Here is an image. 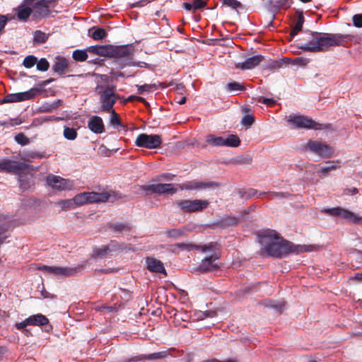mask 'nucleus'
Wrapping results in <instances>:
<instances>
[{"label":"nucleus","instance_id":"c03bdc74","mask_svg":"<svg viewBox=\"0 0 362 362\" xmlns=\"http://www.w3.org/2000/svg\"><path fill=\"white\" fill-rule=\"evenodd\" d=\"M175 247L181 249L182 250L190 251L194 249L199 248V246L192 243H176Z\"/></svg>","mask_w":362,"mask_h":362},{"label":"nucleus","instance_id":"ea45409f","mask_svg":"<svg viewBox=\"0 0 362 362\" xmlns=\"http://www.w3.org/2000/svg\"><path fill=\"white\" fill-rule=\"evenodd\" d=\"M73 59L77 62H84L88 58V54L86 51L76 49L73 52Z\"/></svg>","mask_w":362,"mask_h":362},{"label":"nucleus","instance_id":"cd10ccee","mask_svg":"<svg viewBox=\"0 0 362 362\" xmlns=\"http://www.w3.org/2000/svg\"><path fill=\"white\" fill-rule=\"evenodd\" d=\"M69 62L66 58H59L57 61L53 64L52 69L54 72L59 75L64 74L65 70L69 67Z\"/></svg>","mask_w":362,"mask_h":362},{"label":"nucleus","instance_id":"f03ea898","mask_svg":"<svg viewBox=\"0 0 362 362\" xmlns=\"http://www.w3.org/2000/svg\"><path fill=\"white\" fill-rule=\"evenodd\" d=\"M351 35L340 33H327L319 32H309L303 37L304 42H301L298 47L304 51L320 52L327 50L329 47H345L349 41L352 40Z\"/></svg>","mask_w":362,"mask_h":362},{"label":"nucleus","instance_id":"f704fd0d","mask_svg":"<svg viewBox=\"0 0 362 362\" xmlns=\"http://www.w3.org/2000/svg\"><path fill=\"white\" fill-rule=\"evenodd\" d=\"M206 142L213 146H224V140L223 136H216L209 134L206 136Z\"/></svg>","mask_w":362,"mask_h":362},{"label":"nucleus","instance_id":"6ab92c4d","mask_svg":"<svg viewBox=\"0 0 362 362\" xmlns=\"http://www.w3.org/2000/svg\"><path fill=\"white\" fill-rule=\"evenodd\" d=\"M18 177L20 187L23 189H28L32 185V175L30 172V165L25 163V169L16 173Z\"/></svg>","mask_w":362,"mask_h":362},{"label":"nucleus","instance_id":"49530a36","mask_svg":"<svg viewBox=\"0 0 362 362\" xmlns=\"http://www.w3.org/2000/svg\"><path fill=\"white\" fill-rule=\"evenodd\" d=\"M110 112H111V117L110 119L111 124L113 126H121V122L119 115L113 109L111 110Z\"/></svg>","mask_w":362,"mask_h":362},{"label":"nucleus","instance_id":"f257e3e1","mask_svg":"<svg viewBox=\"0 0 362 362\" xmlns=\"http://www.w3.org/2000/svg\"><path fill=\"white\" fill-rule=\"evenodd\" d=\"M262 256L282 258L291 253L299 254L312 250L311 245H299L284 239L275 230H267L257 235Z\"/></svg>","mask_w":362,"mask_h":362},{"label":"nucleus","instance_id":"2eb2a0df","mask_svg":"<svg viewBox=\"0 0 362 362\" xmlns=\"http://www.w3.org/2000/svg\"><path fill=\"white\" fill-rule=\"evenodd\" d=\"M15 15L11 17V19L16 18L21 22H27L32 16L31 6L25 2V0L13 9Z\"/></svg>","mask_w":362,"mask_h":362},{"label":"nucleus","instance_id":"1a4fd4ad","mask_svg":"<svg viewBox=\"0 0 362 362\" xmlns=\"http://www.w3.org/2000/svg\"><path fill=\"white\" fill-rule=\"evenodd\" d=\"M305 148L323 158L332 156L334 149L331 146L318 141L309 140Z\"/></svg>","mask_w":362,"mask_h":362},{"label":"nucleus","instance_id":"58836bf2","mask_svg":"<svg viewBox=\"0 0 362 362\" xmlns=\"http://www.w3.org/2000/svg\"><path fill=\"white\" fill-rule=\"evenodd\" d=\"M292 4V1L291 0H276L273 4V7L276 9H287L290 8Z\"/></svg>","mask_w":362,"mask_h":362},{"label":"nucleus","instance_id":"13d9d810","mask_svg":"<svg viewBox=\"0 0 362 362\" xmlns=\"http://www.w3.org/2000/svg\"><path fill=\"white\" fill-rule=\"evenodd\" d=\"M192 5L193 10L201 9L206 6V1L203 0H194Z\"/></svg>","mask_w":362,"mask_h":362},{"label":"nucleus","instance_id":"c9c22d12","mask_svg":"<svg viewBox=\"0 0 362 362\" xmlns=\"http://www.w3.org/2000/svg\"><path fill=\"white\" fill-rule=\"evenodd\" d=\"M335 163H339V160H328L326 162L327 165L322 167L319 173H322L323 176H325L329 171L334 170L339 168L338 165H335Z\"/></svg>","mask_w":362,"mask_h":362},{"label":"nucleus","instance_id":"09e8293b","mask_svg":"<svg viewBox=\"0 0 362 362\" xmlns=\"http://www.w3.org/2000/svg\"><path fill=\"white\" fill-rule=\"evenodd\" d=\"M15 141L22 146L28 145L30 142L29 139L23 133H19L16 135Z\"/></svg>","mask_w":362,"mask_h":362},{"label":"nucleus","instance_id":"3c124183","mask_svg":"<svg viewBox=\"0 0 362 362\" xmlns=\"http://www.w3.org/2000/svg\"><path fill=\"white\" fill-rule=\"evenodd\" d=\"M223 4L235 9L242 7L241 3L237 0H224Z\"/></svg>","mask_w":362,"mask_h":362},{"label":"nucleus","instance_id":"a211bd4d","mask_svg":"<svg viewBox=\"0 0 362 362\" xmlns=\"http://www.w3.org/2000/svg\"><path fill=\"white\" fill-rule=\"evenodd\" d=\"M132 54V49L129 45L115 46L111 45L110 57L129 59Z\"/></svg>","mask_w":362,"mask_h":362},{"label":"nucleus","instance_id":"4d7b16f0","mask_svg":"<svg viewBox=\"0 0 362 362\" xmlns=\"http://www.w3.org/2000/svg\"><path fill=\"white\" fill-rule=\"evenodd\" d=\"M353 24L356 28H362V14H355L353 18Z\"/></svg>","mask_w":362,"mask_h":362},{"label":"nucleus","instance_id":"2f4dec72","mask_svg":"<svg viewBox=\"0 0 362 362\" xmlns=\"http://www.w3.org/2000/svg\"><path fill=\"white\" fill-rule=\"evenodd\" d=\"M107 33L104 28H100L98 25L92 26V39L95 40H100L107 37Z\"/></svg>","mask_w":362,"mask_h":362},{"label":"nucleus","instance_id":"9d476101","mask_svg":"<svg viewBox=\"0 0 362 362\" xmlns=\"http://www.w3.org/2000/svg\"><path fill=\"white\" fill-rule=\"evenodd\" d=\"M41 90L37 88H33L28 91L18 93H11L6 95L3 99L2 103H17L21 102L24 100H30L35 97L36 93L40 92Z\"/></svg>","mask_w":362,"mask_h":362},{"label":"nucleus","instance_id":"a878e982","mask_svg":"<svg viewBox=\"0 0 362 362\" xmlns=\"http://www.w3.org/2000/svg\"><path fill=\"white\" fill-rule=\"evenodd\" d=\"M107 226L111 232L115 234L129 232L132 228L128 223H108Z\"/></svg>","mask_w":362,"mask_h":362},{"label":"nucleus","instance_id":"c756f323","mask_svg":"<svg viewBox=\"0 0 362 362\" xmlns=\"http://www.w3.org/2000/svg\"><path fill=\"white\" fill-rule=\"evenodd\" d=\"M105 132V125L102 118L99 116H92V132L102 134Z\"/></svg>","mask_w":362,"mask_h":362},{"label":"nucleus","instance_id":"864d4df0","mask_svg":"<svg viewBox=\"0 0 362 362\" xmlns=\"http://www.w3.org/2000/svg\"><path fill=\"white\" fill-rule=\"evenodd\" d=\"M257 193V191L255 189H249L245 191L239 192L240 197L245 199H250V197L255 196Z\"/></svg>","mask_w":362,"mask_h":362},{"label":"nucleus","instance_id":"6e6552de","mask_svg":"<svg viewBox=\"0 0 362 362\" xmlns=\"http://www.w3.org/2000/svg\"><path fill=\"white\" fill-rule=\"evenodd\" d=\"M162 144V138L158 134H139L136 140L135 145L138 147L148 149L157 148Z\"/></svg>","mask_w":362,"mask_h":362},{"label":"nucleus","instance_id":"f3484780","mask_svg":"<svg viewBox=\"0 0 362 362\" xmlns=\"http://www.w3.org/2000/svg\"><path fill=\"white\" fill-rule=\"evenodd\" d=\"M119 250H122V247L120 245L112 242L109 245H103L100 247L95 248L93 253L92 254V257L104 258L110 255L111 252Z\"/></svg>","mask_w":362,"mask_h":362},{"label":"nucleus","instance_id":"4c0bfd02","mask_svg":"<svg viewBox=\"0 0 362 362\" xmlns=\"http://www.w3.org/2000/svg\"><path fill=\"white\" fill-rule=\"evenodd\" d=\"M48 39V35L41 30H36L34 33L33 40L37 44H43Z\"/></svg>","mask_w":362,"mask_h":362},{"label":"nucleus","instance_id":"bb28decb","mask_svg":"<svg viewBox=\"0 0 362 362\" xmlns=\"http://www.w3.org/2000/svg\"><path fill=\"white\" fill-rule=\"evenodd\" d=\"M90 202V192H83L76 195L72 199L66 200L64 204L70 202L75 206H81Z\"/></svg>","mask_w":362,"mask_h":362},{"label":"nucleus","instance_id":"0e129e2a","mask_svg":"<svg viewBox=\"0 0 362 362\" xmlns=\"http://www.w3.org/2000/svg\"><path fill=\"white\" fill-rule=\"evenodd\" d=\"M354 258L358 266L362 267V251L356 250L354 253Z\"/></svg>","mask_w":362,"mask_h":362},{"label":"nucleus","instance_id":"bf43d9fd","mask_svg":"<svg viewBox=\"0 0 362 362\" xmlns=\"http://www.w3.org/2000/svg\"><path fill=\"white\" fill-rule=\"evenodd\" d=\"M270 195L272 196V197L270 199L276 198V199H284V198L288 197L289 193H288V192H273L270 193Z\"/></svg>","mask_w":362,"mask_h":362},{"label":"nucleus","instance_id":"5fc2aeb1","mask_svg":"<svg viewBox=\"0 0 362 362\" xmlns=\"http://www.w3.org/2000/svg\"><path fill=\"white\" fill-rule=\"evenodd\" d=\"M28 325H29V323L27 322V318H26L25 320H23L22 322L16 323L15 327L18 330H23V332L26 334L28 332V330L27 329H25V327Z\"/></svg>","mask_w":362,"mask_h":362},{"label":"nucleus","instance_id":"338daca9","mask_svg":"<svg viewBox=\"0 0 362 362\" xmlns=\"http://www.w3.org/2000/svg\"><path fill=\"white\" fill-rule=\"evenodd\" d=\"M282 62L273 61L269 64V68L276 69L281 66Z\"/></svg>","mask_w":362,"mask_h":362},{"label":"nucleus","instance_id":"37998d69","mask_svg":"<svg viewBox=\"0 0 362 362\" xmlns=\"http://www.w3.org/2000/svg\"><path fill=\"white\" fill-rule=\"evenodd\" d=\"M64 136L68 140H74L77 136V132L75 129L71 127H64Z\"/></svg>","mask_w":362,"mask_h":362},{"label":"nucleus","instance_id":"774afa93","mask_svg":"<svg viewBox=\"0 0 362 362\" xmlns=\"http://www.w3.org/2000/svg\"><path fill=\"white\" fill-rule=\"evenodd\" d=\"M56 110V105L54 106L52 103L45 107V111L47 112H52Z\"/></svg>","mask_w":362,"mask_h":362},{"label":"nucleus","instance_id":"6e6d98bb","mask_svg":"<svg viewBox=\"0 0 362 362\" xmlns=\"http://www.w3.org/2000/svg\"><path fill=\"white\" fill-rule=\"evenodd\" d=\"M303 23H304V16H303V12H300V13L298 16L297 22H296L295 26L293 27V28L296 29V30L300 31L302 30Z\"/></svg>","mask_w":362,"mask_h":362},{"label":"nucleus","instance_id":"052dcab7","mask_svg":"<svg viewBox=\"0 0 362 362\" xmlns=\"http://www.w3.org/2000/svg\"><path fill=\"white\" fill-rule=\"evenodd\" d=\"M174 177L175 175L170 173H163L157 176V180L171 181Z\"/></svg>","mask_w":362,"mask_h":362},{"label":"nucleus","instance_id":"7c9ffc66","mask_svg":"<svg viewBox=\"0 0 362 362\" xmlns=\"http://www.w3.org/2000/svg\"><path fill=\"white\" fill-rule=\"evenodd\" d=\"M186 232L187 229L184 227L181 228L168 229L165 231V234L168 238L178 239L181 237L186 236Z\"/></svg>","mask_w":362,"mask_h":362},{"label":"nucleus","instance_id":"39448f33","mask_svg":"<svg viewBox=\"0 0 362 362\" xmlns=\"http://www.w3.org/2000/svg\"><path fill=\"white\" fill-rule=\"evenodd\" d=\"M323 211L329 216L341 218L351 224H362V216L340 206L328 208Z\"/></svg>","mask_w":362,"mask_h":362},{"label":"nucleus","instance_id":"603ef678","mask_svg":"<svg viewBox=\"0 0 362 362\" xmlns=\"http://www.w3.org/2000/svg\"><path fill=\"white\" fill-rule=\"evenodd\" d=\"M255 122V117L252 115H245L242 120L241 124L245 127H250Z\"/></svg>","mask_w":362,"mask_h":362},{"label":"nucleus","instance_id":"dca6fc26","mask_svg":"<svg viewBox=\"0 0 362 362\" xmlns=\"http://www.w3.org/2000/svg\"><path fill=\"white\" fill-rule=\"evenodd\" d=\"M25 169V163L23 162H17L15 160H11L5 159L0 161V170L6 171L7 173H11L13 174L19 173Z\"/></svg>","mask_w":362,"mask_h":362},{"label":"nucleus","instance_id":"5701e85b","mask_svg":"<svg viewBox=\"0 0 362 362\" xmlns=\"http://www.w3.org/2000/svg\"><path fill=\"white\" fill-rule=\"evenodd\" d=\"M264 59V57L262 55L252 56L247 59L244 62L237 64L235 67L243 70L252 69L259 65Z\"/></svg>","mask_w":362,"mask_h":362},{"label":"nucleus","instance_id":"79ce46f5","mask_svg":"<svg viewBox=\"0 0 362 362\" xmlns=\"http://www.w3.org/2000/svg\"><path fill=\"white\" fill-rule=\"evenodd\" d=\"M136 86L137 88L138 94H142L145 91H152L157 88L156 84L136 85Z\"/></svg>","mask_w":362,"mask_h":362},{"label":"nucleus","instance_id":"b1692460","mask_svg":"<svg viewBox=\"0 0 362 362\" xmlns=\"http://www.w3.org/2000/svg\"><path fill=\"white\" fill-rule=\"evenodd\" d=\"M146 268L151 272L165 274V269L163 262L153 257H147L146 259Z\"/></svg>","mask_w":362,"mask_h":362},{"label":"nucleus","instance_id":"8fccbe9b","mask_svg":"<svg viewBox=\"0 0 362 362\" xmlns=\"http://www.w3.org/2000/svg\"><path fill=\"white\" fill-rule=\"evenodd\" d=\"M117 150V148L115 150H110L105 146H100L98 149V153L103 156L109 157L113 152H115Z\"/></svg>","mask_w":362,"mask_h":362},{"label":"nucleus","instance_id":"680f3d73","mask_svg":"<svg viewBox=\"0 0 362 362\" xmlns=\"http://www.w3.org/2000/svg\"><path fill=\"white\" fill-rule=\"evenodd\" d=\"M199 248H198L197 250H201L203 252H205L206 251H211V250H214L215 244L214 243H210L207 245H199Z\"/></svg>","mask_w":362,"mask_h":362},{"label":"nucleus","instance_id":"423d86ee","mask_svg":"<svg viewBox=\"0 0 362 362\" xmlns=\"http://www.w3.org/2000/svg\"><path fill=\"white\" fill-rule=\"evenodd\" d=\"M95 91L100 95L103 110L110 112L116 102L113 89L108 86L98 85L95 87Z\"/></svg>","mask_w":362,"mask_h":362},{"label":"nucleus","instance_id":"4be33fe9","mask_svg":"<svg viewBox=\"0 0 362 362\" xmlns=\"http://www.w3.org/2000/svg\"><path fill=\"white\" fill-rule=\"evenodd\" d=\"M168 355L169 353L168 351H162L156 353H153L148 355L141 354L139 356H136L132 358L127 359L126 362L140 361L144 360H159L166 358Z\"/></svg>","mask_w":362,"mask_h":362},{"label":"nucleus","instance_id":"a18cd8bd","mask_svg":"<svg viewBox=\"0 0 362 362\" xmlns=\"http://www.w3.org/2000/svg\"><path fill=\"white\" fill-rule=\"evenodd\" d=\"M36 64L37 69L40 71H46L49 68V63L45 58H41Z\"/></svg>","mask_w":362,"mask_h":362},{"label":"nucleus","instance_id":"4468645a","mask_svg":"<svg viewBox=\"0 0 362 362\" xmlns=\"http://www.w3.org/2000/svg\"><path fill=\"white\" fill-rule=\"evenodd\" d=\"M220 184L213 181H197L191 180L183 183L180 188L182 189H203L206 188H217Z\"/></svg>","mask_w":362,"mask_h":362},{"label":"nucleus","instance_id":"e433bc0d","mask_svg":"<svg viewBox=\"0 0 362 362\" xmlns=\"http://www.w3.org/2000/svg\"><path fill=\"white\" fill-rule=\"evenodd\" d=\"M240 221V219L230 216H226L221 220V225L224 227L236 226Z\"/></svg>","mask_w":362,"mask_h":362},{"label":"nucleus","instance_id":"72a5a7b5","mask_svg":"<svg viewBox=\"0 0 362 362\" xmlns=\"http://www.w3.org/2000/svg\"><path fill=\"white\" fill-rule=\"evenodd\" d=\"M245 89L246 88L243 84L236 81L230 82L226 86V90L229 93L244 91Z\"/></svg>","mask_w":362,"mask_h":362},{"label":"nucleus","instance_id":"69168bd1","mask_svg":"<svg viewBox=\"0 0 362 362\" xmlns=\"http://www.w3.org/2000/svg\"><path fill=\"white\" fill-rule=\"evenodd\" d=\"M26 158L28 160L30 159L41 158L42 156L37 152H30L25 154Z\"/></svg>","mask_w":362,"mask_h":362},{"label":"nucleus","instance_id":"c85d7f7f","mask_svg":"<svg viewBox=\"0 0 362 362\" xmlns=\"http://www.w3.org/2000/svg\"><path fill=\"white\" fill-rule=\"evenodd\" d=\"M111 45H92V55L110 57Z\"/></svg>","mask_w":362,"mask_h":362},{"label":"nucleus","instance_id":"9b49d317","mask_svg":"<svg viewBox=\"0 0 362 362\" xmlns=\"http://www.w3.org/2000/svg\"><path fill=\"white\" fill-rule=\"evenodd\" d=\"M47 273L54 274L57 276H76L81 270V267H60L43 265L39 268Z\"/></svg>","mask_w":362,"mask_h":362},{"label":"nucleus","instance_id":"ddd939ff","mask_svg":"<svg viewBox=\"0 0 362 362\" xmlns=\"http://www.w3.org/2000/svg\"><path fill=\"white\" fill-rule=\"evenodd\" d=\"M46 180L49 186L58 190H69L73 187L71 181L52 174L47 177Z\"/></svg>","mask_w":362,"mask_h":362},{"label":"nucleus","instance_id":"f8f14e48","mask_svg":"<svg viewBox=\"0 0 362 362\" xmlns=\"http://www.w3.org/2000/svg\"><path fill=\"white\" fill-rule=\"evenodd\" d=\"M139 187L142 190L149 191L158 194H165L173 195L177 192V189L174 187L173 184H152L141 185Z\"/></svg>","mask_w":362,"mask_h":362},{"label":"nucleus","instance_id":"a19ab883","mask_svg":"<svg viewBox=\"0 0 362 362\" xmlns=\"http://www.w3.org/2000/svg\"><path fill=\"white\" fill-rule=\"evenodd\" d=\"M37 62V58L33 55H28L25 57L23 62V65L27 68L30 69L36 64Z\"/></svg>","mask_w":362,"mask_h":362},{"label":"nucleus","instance_id":"e2e57ef3","mask_svg":"<svg viewBox=\"0 0 362 362\" xmlns=\"http://www.w3.org/2000/svg\"><path fill=\"white\" fill-rule=\"evenodd\" d=\"M266 305L267 307L276 308L278 310H281L284 306V303H278L277 304H276L274 301L272 300H269Z\"/></svg>","mask_w":362,"mask_h":362},{"label":"nucleus","instance_id":"de8ad7c7","mask_svg":"<svg viewBox=\"0 0 362 362\" xmlns=\"http://www.w3.org/2000/svg\"><path fill=\"white\" fill-rule=\"evenodd\" d=\"M11 20L8 15L0 14V35L4 33V28L8 21Z\"/></svg>","mask_w":362,"mask_h":362},{"label":"nucleus","instance_id":"0eeeda50","mask_svg":"<svg viewBox=\"0 0 362 362\" xmlns=\"http://www.w3.org/2000/svg\"><path fill=\"white\" fill-rule=\"evenodd\" d=\"M176 205L184 213H194L202 211L206 209L209 205V202L207 200L203 199H181L176 202Z\"/></svg>","mask_w":362,"mask_h":362},{"label":"nucleus","instance_id":"473e14b6","mask_svg":"<svg viewBox=\"0 0 362 362\" xmlns=\"http://www.w3.org/2000/svg\"><path fill=\"white\" fill-rule=\"evenodd\" d=\"M224 146L238 147L240 145V139L235 134H230L226 138L223 137Z\"/></svg>","mask_w":362,"mask_h":362},{"label":"nucleus","instance_id":"20e7f679","mask_svg":"<svg viewBox=\"0 0 362 362\" xmlns=\"http://www.w3.org/2000/svg\"><path fill=\"white\" fill-rule=\"evenodd\" d=\"M56 0H40L28 3L31 6L32 18L41 20L47 17L51 11V8L56 5Z\"/></svg>","mask_w":362,"mask_h":362},{"label":"nucleus","instance_id":"aec40b11","mask_svg":"<svg viewBox=\"0 0 362 362\" xmlns=\"http://www.w3.org/2000/svg\"><path fill=\"white\" fill-rule=\"evenodd\" d=\"M27 322L29 325L33 326H43L46 325V331L49 332V329H52V326L49 325V319L42 314H36L30 315L27 318Z\"/></svg>","mask_w":362,"mask_h":362},{"label":"nucleus","instance_id":"7ed1b4c3","mask_svg":"<svg viewBox=\"0 0 362 362\" xmlns=\"http://www.w3.org/2000/svg\"><path fill=\"white\" fill-rule=\"evenodd\" d=\"M288 122L298 129L317 130L331 127L330 124H322L314 121L310 117L303 115H290Z\"/></svg>","mask_w":362,"mask_h":362},{"label":"nucleus","instance_id":"393cba45","mask_svg":"<svg viewBox=\"0 0 362 362\" xmlns=\"http://www.w3.org/2000/svg\"><path fill=\"white\" fill-rule=\"evenodd\" d=\"M112 197L115 199L121 198L116 192L108 193L107 192H98L95 190H92V203L93 202H105L107 201Z\"/></svg>","mask_w":362,"mask_h":362},{"label":"nucleus","instance_id":"412c9836","mask_svg":"<svg viewBox=\"0 0 362 362\" xmlns=\"http://www.w3.org/2000/svg\"><path fill=\"white\" fill-rule=\"evenodd\" d=\"M218 259L217 255H211L202 259L199 266V271L202 272H212L218 269L219 267L214 263V261Z\"/></svg>","mask_w":362,"mask_h":362}]
</instances>
